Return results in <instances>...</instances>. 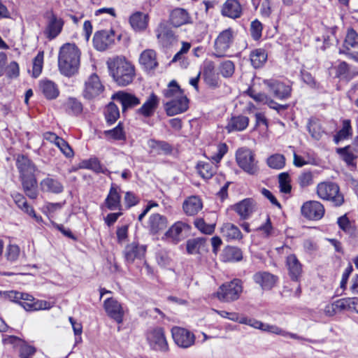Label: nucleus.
Wrapping results in <instances>:
<instances>
[{
    "instance_id": "ddd939ff",
    "label": "nucleus",
    "mask_w": 358,
    "mask_h": 358,
    "mask_svg": "<svg viewBox=\"0 0 358 358\" xmlns=\"http://www.w3.org/2000/svg\"><path fill=\"white\" fill-rule=\"evenodd\" d=\"M46 17L48 19V22L44 34L47 38L52 40L62 32L64 22L62 18L58 17L52 11L46 13Z\"/></svg>"
},
{
    "instance_id": "49530a36",
    "label": "nucleus",
    "mask_w": 358,
    "mask_h": 358,
    "mask_svg": "<svg viewBox=\"0 0 358 358\" xmlns=\"http://www.w3.org/2000/svg\"><path fill=\"white\" fill-rule=\"evenodd\" d=\"M104 115L108 125L114 124L120 117V110L117 106L113 102H110L106 107Z\"/></svg>"
},
{
    "instance_id": "f3484780",
    "label": "nucleus",
    "mask_w": 358,
    "mask_h": 358,
    "mask_svg": "<svg viewBox=\"0 0 358 358\" xmlns=\"http://www.w3.org/2000/svg\"><path fill=\"white\" fill-rule=\"evenodd\" d=\"M233 42V31L229 28L222 31L215 41V55L223 57L225 52L230 48Z\"/></svg>"
},
{
    "instance_id": "9b49d317",
    "label": "nucleus",
    "mask_w": 358,
    "mask_h": 358,
    "mask_svg": "<svg viewBox=\"0 0 358 358\" xmlns=\"http://www.w3.org/2000/svg\"><path fill=\"white\" fill-rule=\"evenodd\" d=\"M301 214L310 220H319L324 215V207L319 201H308L305 202L301 208Z\"/></svg>"
},
{
    "instance_id": "c03bdc74",
    "label": "nucleus",
    "mask_w": 358,
    "mask_h": 358,
    "mask_svg": "<svg viewBox=\"0 0 358 358\" xmlns=\"http://www.w3.org/2000/svg\"><path fill=\"white\" fill-rule=\"evenodd\" d=\"M163 94L164 97L169 100L185 96L184 91L180 88L176 80H172L169 83L167 88L163 91Z\"/></svg>"
},
{
    "instance_id": "052dcab7",
    "label": "nucleus",
    "mask_w": 358,
    "mask_h": 358,
    "mask_svg": "<svg viewBox=\"0 0 358 358\" xmlns=\"http://www.w3.org/2000/svg\"><path fill=\"white\" fill-rule=\"evenodd\" d=\"M20 358H31L36 352V348L25 343H22L19 347Z\"/></svg>"
},
{
    "instance_id": "79ce46f5",
    "label": "nucleus",
    "mask_w": 358,
    "mask_h": 358,
    "mask_svg": "<svg viewBox=\"0 0 358 358\" xmlns=\"http://www.w3.org/2000/svg\"><path fill=\"white\" fill-rule=\"evenodd\" d=\"M267 57V53L264 49H255L250 54L251 64L255 69L260 68L266 62Z\"/></svg>"
},
{
    "instance_id": "cd10ccee",
    "label": "nucleus",
    "mask_w": 358,
    "mask_h": 358,
    "mask_svg": "<svg viewBox=\"0 0 358 358\" xmlns=\"http://www.w3.org/2000/svg\"><path fill=\"white\" fill-rule=\"evenodd\" d=\"M289 275L293 281L298 282L302 273V265L294 254L287 256L286 260Z\"/></svg>"
},
{
    "instance_id": "dca6fc26",
    "label": "nucleus",
    "mask_w": 358,
    "mask_h": 358,
    "mask_svg": "<svg viewBox=\"0 0 358 358\" xmlns=\"http://www.w3.org/2000/svg\"><path fill=\"white\" fill-rule=\"evenodd\" d=\"M220 13L224 17L236 20L241 17L243 9L239 0H226L221 6Z\"/></svg>"
},
{
    "instance_id": "69168bd1",
    "label": "nucleus",
    "mask_w": 358,
    "mask_h": 358,
    "mask_svg": "<svg viewBox=\"0 0 358 358\" xmlns=\"http://www.w3.org/2000/svg\"><path fill=\"white\" fill-rule=\"evenodd\" d=\"M228 151V146L226 143H220L217 147V152L210 157V159L219 163Z\"/></svg>"
},
{
    "instance_id": "a19ab883",
    "label": "nucleus",
    "mask_w": 358,
    "mask_h": 358,
    "mask_svg": "<svg viewBox=\"0 0 358 358\" xmlns=\"http://www.w3.org/2000/svg\"><path fill=\"white\" fill-rule=\"evenodd\" d=\"M222 259L225 262H239L243 259V252L237 247L227 246L222 252Z\"/></svg>"
},
{
    "instance_id": "4d7b16f0",
    "label": "nucleus",
    "mask_w": 358,
    "mask_h": 358,
    "mask_svg": "<svg viewBox=\"0 0 358 358\" xmlns=\"http://www.w3.org/2000/svg\"><path fill=\"white\" fill-rule=\"evenodd\" d=\"M80 166L82 169L92 170L97 173L103 172L101 164L96 158H90L87 160H83Z\"/></svg>"
},
{
    "instance_id": "ea45409f",
    "label": "nucleus",
    "mask_w": 358,
    "mask_h": 358,
    "mask_svg": "<svg viewBox=\"0 0 358 358\" xmlns=\"http://www.w3.org/2000/svg\"><path fill=\"white\" fill-rule=\"evenodd\" d=\"M221 233L228 240H241L243 238L239 228L231 223L224 224L221 227Z\"/></svg>"
},
{
    "instance_id": "2eb2a0df",
    "label": "nucleus",
    "mask_w": 358,
    "mask_h": 358,
    "mask_svg": "<svg viewBox=\"0 0 358 358\" xmlns=\"http://www.w3.org/2000/svg\"><path fill=\"white\" fill-rule=\"evenodd\" d=\"M189 108V99L186 96L172 99L164 103V109L168 116L182 113Z\"/></svg>"
},
{
    "instance_id": "c9c22d12",
    "label": "nucleus",
    "mask_w": 358,
    "mask_h": 358,
    "mask_svg": "<svg viewBox=\"0 0 358 358\" xmlns=\"http://www.w3.org/2000/svg\"><path fill=\"white\" fill-rule=\"evenodd\" d=\"M264 327L263 328H262V330L264 331H268V332H271V333H273V334H275L277 335H282L283 336H289L291 338L296 339V340H299V341H308L309 343H316V341L314 340L309 339V338H305L303 337L299 336L296 334L287 332L275 325H269V324L264 323Z\"/></svg>"
},
{
    "instance_id": "0eeeda50",
    "label": "nucleus",
    "mask_w": 358,
    "mask_h": 358,
    "mask_svg": "<svg viewBox=\"0 0 358 358\" xmlns=\"http://www.w3.org/2000/svg\"><path fill=\"white\" fill-rule=\"evenodd\" d=\"M264 84L273 96L280 100H287L292 96V85L276 79L264 80Z\"/></svg>"
},
{
    "instance_id": "09e8293b",
    "label": "nucleus",
    "mask_w": 358,
    "mask_h": 358,
    "mask_svg": "<svg viewBox=\"0 0 358 358\" xmlns=\"http://www.w3.org/2000/svg\"><path fill=\"white\" fill-rule=\"evenodd\" d=\"M343 48V50L355 49L358 50V33L354 29H348Z\"/></svg>"
},
{
    "instance_id": "a211bd4d",
    "label": "nucleus",
    "mask_w": 358,
    "mask_h": 358,
    "mask_svg": "<svg viewBox=\"0 0 358 358\" xmlns=\"http://www.w3.org/2000/svg\"><path fill=\"white\" fill-rule=\"evenodd\" d=\"M112 99L118 101L122 105V113L141 103L140 99L135 95L125 92H118L112 96Z\"/></svg>"
},
{
    "instance_id": "603ef678",
    "label": "nucleus",
    "mask_w": 358,
    "mask_h": 358,
    "mask_svg": "<svg viewBox=\"0 0 358 358\" xmlns=\"http://www.w3.org/2000/svg\"><path fill=\"white\" fill-rule=\"evenodd\" d=\"M278 182L280 192L284 194H289L291 192V179L288 173L283 172L280 173L278 175Z\"/></svg>"
},
{
    "instance_id": "7c9ffc66",
    "label": "nucleus",
    "mask_w": 358,
    "mask_h": 358,
    "mask_svg": "<svg viewBox=\"0 0 358 358\" xmlns=\"http://www.w3.org/2000/svg\"><path fill=\"white\" fill-rule=\"evenodd\" d=\"M39 90L48 100L55 99L59 94L57 85L51 80H42L39 83Z\"/></svg>"
},
{
    "instance_id": "774afa93",
    "label": "nucleus",
    "mask_w": 358,
    "mask_h": 358,
    "mask_svg": "<svg viewBox=\"0 0 358 358\" xmlns=\"http://www.w3.org/2000/svg\"><path fill=\"white\" fill-rule=\"evenodd\" d=\"M20 248L17 245H9L6 248V256L8 261L15 262L20 255Z\"/></svg>"
},
{
    "instance_id": "5fc2aeb1",
    "label": "nucleus",
    "mask_w": 358,
    "mask_h": 358,
    "mask_svg": "<svg viewBox=\"0 0 358 358\" xmlns=\"http://www.w3.org/2000/svg\"><path fill=\"white\" fill-rule=\"evenodd\" d=\"M256 230L261 231L264 238H268L271 236H276V230L273 227L271 218L268 215L266 217V222L257 228Z\"/></svg>"
},
{
    "instance_id": "f03ea898",
    "label": "nucleus",
    "mask_w": 358,
    "mask_h": 358,
    "mask_svg": "<svg viewBox=\"0 0 358 358\" xmlns=\"http://www.w3.org/2000/svg\"><path fill=\"white\" fill-rule=\"evenodd\" d=\"M110 75L119 86H127L134 78V67L124 57H117L107 62Z\"/></svg>"
},
{
    "instance_id": "f8f14e48",
    "label": "nucleus",
    "mask_w": 358,
    "mask_h": 358,
    "mask_svg": "<svg viewBox=\"0 0 358 358\" xmlns=\"http://www.w3.org/2000/svg\"><path fill=\"white\" fill-rule=\"evenodd\" d=\"M103 308L108 316L117 323L121 324L123 322L124 308L117 299L113 297L106 299L103 302Z\"/></svg>"
},
{
    "instance_id": "13d9d810",
    "label": "nucleus",
    "mask_w": 358,
    "mask_h": 358,
    "mask_svg": "<svg viewBox=\"0 0 358 358\" xmlns=\"http://www.w3.org/2000/svg\"><path fill=\"white\" fill-rule=\"evenodd\" d=\"M351 125L350 121L345 120L343 122V127L334 136V142L338 143L339 141L343 140L349 136L350 134Z\"/></svg>"
},
{
    "instance_id": "0e129e2a",
    "label": "nucleus",
    "mask_w": 358,
    "mask_h": 358,
    "mask_svg": "<svg viewBox=\"0 0 358 358\" xmlns=\"http://www.w3.org/2000/svg\"><path fill=\"white\" fill-rule=\"evenodd\" d=\"M262 29V24L258 20L251 22L250 34L254 40L257 41L261 38Z\"/></svg>"
},
{
    "instance_id": "4be33fe9",
    "label": "nucleus",
    "mask_w": 358,
    "mask_h": 358,
    "mask_svg": "<svg viewBox=\"0 0 358 358\" xmlns=\"http://www.w3.org/2000/svg\"><path fill=\"white\" fill-rule=\"evenodd\" d=\"M169 20L171 24L176 27L193 22L187 10L182 8L173 9L170 14Z\"/></svg>"
},
{
    "instance_id": "3c124183",
    "label": "nucleus",
    "mask_w": 358,
    "mask_h": 358,
    "mask_svg": "<svg viewBox=\"0 0 358 358\" xmlns=\"http://www.w3.org/2000/svg\"><path fill=\"white\" fill-rule=\"evenodd\" d=\"M157 38L164 47H168L176 41L173 31L169 29H164L157 34Z\"/></svg>"
},
{
    "instance_id": "aec40b11",
    "label": "nucleus",
    "mask_w": 358,
    "mask_h": 358,
    "mask_svg": "<svg viewBox=\"0 0 358 358\" xmlns=\"http://www.w3.org/2000/svg\"><path fill=\"white\" fill-rule=\"evenodd\" d=\"M254 281L264 290L271 289L277 282L278 278L266 271H259L253 275Z\"/></svg>"
},
{
    "instance_id": "7ed1b4c3",
    "label": "nucleus",
    "mask_w": 358,
    "mask_h": 358,
    "mask_svg": "<svg viewBox=\"0 0 358 358\" xmlns=\"http://www.w3.org/2000/svg\"><path fill=\"white\" fill-rule=\"evenodd\" d=\"M317 194L320 199L331 201L335 207L341 206L345 201L339 186L333 182L319 183L317 187Z\"/></svg>"
},
{
    "instance_id": "864d4df0",
    "label": "nucleus",
    "mask_w": 358,
    "mask_h": 358,
    "mask_svg": "<svg viewBox=\"0 0 358 358\" xmlns=\"http://www.w3.org/2000/svg\"><path fill=\"white\" fill-rule=\"evenodd\" d=\"M267 165L274 169H281L285 165V158L280 154L270 156L266 160Z\"/></svg>"
},
{
    "instance_id": "e433bc0d",
    "label": "nucleus",
    "mask_w": 358,
    "mask_h": 358,
    "mask_svg": "<svg viewBox=\"0 0 358 358\" xmlns=\"http://www.w3.org/2000/svg\"><path fill=\"white\" fill-rule=\"evenodd\" d=\"M207 239L206 238H194L189 239L186 243L187 252L189 255L199 254L206 250Z\"/></svg>"
},
{
    "instance_id": "72a5a7b5",
    "label": "nucleus",
    "mask_w": 358,
    "mask_h": 358,
    "mask_svg": "<svg viewBox=\"0 0 358 358\" xmlns=\"http://www.w3.org/2000/svg\"><path fill=\"white\" fill-rule=\"evenodd\" d=\"M139 62L147 71L155 69L158 66L156 52L150 49L144 50L141 54Z\"/></svg>"
},
{
    "instance_id": "20e7f679",
    "label": "nucleus",
    "mask_w": 358,
    "mask_h": 358,
    "mask_svg": "<svg viewBox=\"0 0 358 358\" xmlns=\"http://www.w3.org/2000/svg\"><path fill=\"white\" fill-rule=\"evenodd\" d=\"M236 160L238 166L250 176H257L259 173L258 161L255 153L249 148H241L236 152Z\"/></svg>"
},
{
    "instance_id": "9d476101",
    "label": "nucleus",
    "mask_w": 358,
    "mask_h": 358,
    "mask_svg": "<svg viewBox=\"0 0 358 358\" xmlns=\"http://www.w3.org/2000/svg\"><path fill=\"white\" fill-rule=\"evenodd\" d=\"M173 339L175 343L180 348H188L195 343L194 334L187 329L173 327L171 329Z\"/></svg>"
},
{
    "instance_id": "4468645a",
    "label": "nucleus",
    "mask_w": 358,
    "mask_h": 358,
    "mask_svg": "<svg viewBox=\"0 0 358 358\" xmlns=\"http://www.w3.org/2000/svg\"><path fill=\"white\" fill-rule=\"evenodd\" d=\"M20 305L27 311H36L40 310H49L53 305V302L36 299L33 296L24 293Z\"/></svg>"
},
{
    "instance_id": "5701e85b",
    "label": "nucleus",
    "mask_w": 358,
    "mask_h": 358,
    "mask_svg": "<svg viewBox=\"0 0 358 358\" xmlns=\"http://www.w3.org/2000/svg\"><path fill=\"white\" fill-rule=\"evenodd\" d=\"M120 187L112 184L109 192L104 201V204L110 210H122L121 196L119 193Z\"/></svg>"
},
{
    "instance_id": "a878e982",
    "label": "nucleus",
    "mask_w": 358,
    "mask_h": 358,
    "mask_svg": "<svg viewBox=\"0 0 358 358\" xmlns=\"http://www.w3.org/2000/svg\"><path fill=\"white\" fill-rule=\"evenodd\" d=\"M190 227L185 222L178 221L175 222L165 233V236L171 238L173 242L178 243L182 238L183 231H189Z\"/></svg>"
},
{
    "instance_id": "8fccbe9b",
    "label": "nucleus",
    "mask_w": 358,
    "mask_h": 358,
    "mask_svg": "<svg viewBox=\"0 0 358 358\" xmlns=\"http://www.w3.org/2000/svg\"><path fill=\"white\" fill-rule=\"evenodd\" d=\"M104 135L115 141H125L126 134L123 129V124L120 122L113 129L104 131Z\"/></svg>"
},
{
    "instance_id": "473e14b6",
    "label": "nucleus",
    "mask_w": 358,
    "mask_h": 358,
    "mask_svg": "<svg viewBox=\"0 0 358 358\" xmlns=\"http://www.w3.org/2000/svg\"><path fill=\"white\" fill-rule=\"evenodd\" d=\"M203 204L200 198L197 196H192L185 200L182 208L187 215L192 216L201 210Z\"/></svg>"
},
{
    "instance_id": "1a4fd4ad",
    "label": "nucleus",
    "mask_w": 358,
    "mask_h": 358,
    "mask_svg": "<svg viewBox=\"0 0 358 358\" xmlns=\"http://www.w3.org/2000/svg\"><path fill=\"white\" fill-rule=\"evenodd\" d=\"M148 343L152 349L166 352L169 350V345L165 337L164 329L156 327L148 333Z\"/></svg>"
},
{
    "instance_id": "e2e57ef3",
    "label": "nucleus",
    "mask_w": 358,
    "mask_h": 358,
    "mask_svg": "<svg viewBox=\"0 0 358 358\" xmlns=\"http://www.w3.org/2000/svg\"><path fill=\"white\" fill-rule=\"evenodd\" d=\"M61 150V152L68 158H71L73 156L74 152L72 148L70 147L69 143L64 140L62 138H60L55 144Z\"/></svg>"
},
{
    "instance_id": "6ab92c4d",
    "label": "nucleus",
    "mask_w": 358,
    "mask_h": 358,
    "mask_svg": "<svg viewBox=\"0 0 358 358\" xmlns=\"http://www.w3.org/2000/svg\"><path fill=\"white\" fill-rule=\"evenodd\" d=\"M146 251L145 245H139L138 243L133 242L127 245L124 250L125 261L132 264L136 259H141Z\"/></svg>"
},
{
    "instance_id": "de8ad7c7",
    "label": "nucleus",
    "mask_w": 358,
    "mask_h": 358,
    "mask_svg": "<svg viewBox=\"0 0 358 358\" xmlns=\"http://www.w3.org/2000/svg\"><path fill=\"white\" fill-rule=\"evenodd\" d=\"M199 175L204 179H210L216 173V168L212 162H199L196 165Z\"/></svg>"
},
{
    "instance_id": "bf43d9fd",
    "label": "nucleus",
    "mask_w": 358,
    "mask_h": 358,
    "mask_svg": "<svg viewBox=\"0 0 358 358\" xmlns=\"http://www.w3.org/2000/svg\"><path fill=\"white\" fill-rule=\"evenodd\" d=\"M43 64V52H39L33 59L32 76L37 78L41 73Z\"/></svg>"
},
{
    "instance_id": "37998d69",
    "label": "nucleus",
    "mask_w": 358,
    "mask_h": 358,
    "mask_svg": "<svg viewBox=\"0 0 358 358\" xmlns=\"http://www.w3.org/2000/svg\"><path fill=\"white\" fill-rule=\"evenodd\" d=\"M149 146L155 150L158 155L164 154L166 155L171 154L173 146L166 141L150 139Z\"/></svg>"
},
{
    "instance_id": "bb28decb",
    "label": "nucleus",
    "mask_w": 358,
    "mask_h": 358,
    "mask_svg": "<svg viewBox=\"0 0 358 358\" xmlns=\"http://www.w3.org/2000/svg\"><path fill=\"white\" fill-rule=\"evenodd\" d=\"M168 224L167 218L159 213H155L150 216L148 229L152 234H157L164 231Z\"/></svg>"
},
{
    "instance_id": "6e6d98bb",
    "label": "nucleus",
    "mask_w": 358,
    "mask_h": 358,
    "mask_svg": "<svg viewBox=\"0 0 358 358\" xmlns=\"http://www.w3.org/2000/svg\"><path fill=\"white\" fill-rule=\"evenodd\" d=\"M336 152L341 155L343 160L348 165L352 164L356 159V156L354 155L350 145L337 148Z\"/></svg>"
},
{
    "instance_id": "680f3d73",
    "label": "nucleus",
    "mask_w": 358,
    "mask_h": 358,
    "mask_svg": "<svg viewBox=\"0 0 358 358\" xmlns=\"http://www.w3.org/2000/svg\"><path fill=\"white\" fill-rule=\"evenodd\" d=\"M234 64L230 60L222 62L220 67V73L224 78L232 76L234 73Z\"/></svg>"
},
{
    "instance_id": "39448f33",
    "label": "nucleus",
    "mask_w": 358,
    "mask_h": 358,
    "mask_svg": "<svg viewBox=\"0 0 358 358\" xmlns=\"http://www.w3.org/2000/svg\"><path fill=\"white\" fill-rule=\"evenodd\" d=\"M242 292V281L235 278L220 285L216 295L220 301L229 303L238 299Z\"/></svg>"
},
{
    "instance_id": "c756f323",
    "label": "nucleus",
    "mask_w": 358,
    "mask_h": 358,
    "mask_svg": "<svg viewBox=\"0 0 358 358\" xmlns=\"http://www.w3.org/2000/svg\"><path fill=\"white\" fill-rule=\"evenodd\" d=\"M16 166L20 172V177L34 175L36 166L34 163L25 155H18Z\"/></svg>"
},
{
    "instance_id": "c85d7f7f",
    "label": "nucleus",
    "mask_w": 358,
    "mask_h": 358,
    "mask_svg": "<svg viewBox=\"0 0 358 358\" xmlns=\"http://www.w3.org/2000/svg\"><path fill=\"white\" fill-rule=\"evenodd\" d=\"M202 76L204 81L210 87L218 86V78L215 73V64L212 61H206L203 63Z\"/></svg>"
},
{
    "instance_id": "4c0bfd02",
    "label": "nucleus",
    "mask_w": 358,
    "mask_h": 358,
    "mask_svg": "<svg viewBox=\"0 0 358 358\" xmlns=\"http://www.w3.org/2000/svg\"><path fill=\"white\" fill-rule=\"evenodd\" d=\"M63 107L65 112L69 115L78 116L82 113L83 106L82 103L76 98L69 97L64 102Z\"/></svg>"
},
{
    "instance_id": "f704fd0d",
    "label": "nucleus",
    "mask_w": 358,
    "mask_h": 358,
    "mask_svg": "<svg viewBox=\"0 0 358 358\" xmlns=\"http://www.w3.org/2000/svg\"><path fill=\"white\" fill-rule=\"evenodd\" d=\"M148 22V15L137 11L129 17V24L135 31H142L147 28Z\"/></svg>"
},
{
    "instance_id": "2f4dec72",
    "label": "nucleus",
    "mask_w": 358,
    "mask_h": 358,
    "mask_svg": "<svg viewBox=\"0 0 358 358\" xmlns=\"http://www.w3.org/2000/svg\"><path fill=\"white\" fill-rule=\"evenodd\" d=\"M249 124V118L243 115H233L229 120L226 129L228 132L245 130Z\"/></svg>"
},
{
    "instance_id": "b1692460",
    "label": "nucleus",
    "mask_w": 358,
    "mask_h": 358,
    "mask_svg": "<svg viewBox=\"0 0 358 358\" xmlns=\"http://www.w3.org/2000/svg\"><path fill=\"white\" fill-rule=\"evenodd\" d=\"M255 202L252 198H247L236 203L233 209L238 213L242 220H247L253 213Z\"/></svg>"
},
{
    "instance_id": "423d86ee",
    "label": "nucleus",
    "mask_w": 358,
    "mask_h": 358,
    "mask_svg": "<svg viewBox=\"0 0 358 358\" xmlns=\"http://www.w3.org/2000/svg\"><path fill=\"white\" fill-rule=\"evenodd\" d=\"M121 35H116L113 29L101 30L94 34L93 44L95 49L103 51L115 44V40L120 41Z\"/></svg>"
},
{
    "instance_id": "412c9836",
    "label": "nucleus",
    "mask_w": 358,
    "mask_h": 358,
    "mask_svg": "<svg viewBox=\"0 0 358 358\" xmlns=\"http://www.w3.org/2000/svg\"><path fill=\"white\" fill-rule=\"evenodd\" d=\"M159 99L158 96L155 94L152 93L141 107L136 110V113L144 117H150L154 115L159 106Z\"/></svg>"
},
{
    "instance_id": "393cba45",
    "label": "nucleus",
    "mask_w": 358,
    "mask_h": 358,
    "mask_svg": "<svg viewBox=\"0 0 358 358\" xmlns=\"http://www.w3.org/2000/svg\"><path fill=\"white\" fill-rule=\"evenodd\" d=\"M11 196L14 202L20 209L33 217L37 222L39 223L42 221V217L36 215L33 207L27 203L25 197L22 194L15 192Z\"/></svg>"
},
{
    "instance_id": "6e6552de",
    "label": "nucleus",
    "mask_w": 358,
    "mask_h": 358,
    "mask_svg": "<svg viewBox=\"0 0 358 358\" xmlns=\"http://www.w3.org/2000/svg\"><path fill=\"white\" fill-rule=\"evenodd\" d=\"M104 90L99 76L92 73L85 81L83 96L85 99L92 100L98 98Z\"/></svg>"
},
{
    "instance_id": "f257e3e1",
    "label": "nucleus",
    "mask_w": 358,
    "mask_h": 358,
    "mask_svg": "<svg viewBox=\"0 0 358 358\" xmlns=\"http://www.w3.org/2000/svg\"><path fill=\"white\" fill-rule=\"evenodd\" d=\"M80 51L74 43H65L59 49L58 55L59 71L66 77H72L80 67Z\"/></svg>"
},
{
    "instance_id": "338daca9",
    "label": "nucleus",
    "mask_w": 358,
    "mask_h": 358,
    "mask_svg": "<svg viewBox=\"0 0 358 358\" xmlns=\"http://www.w3.org/2000/svg\"><path fill=\"white\" fill-rule=\"evenodd\" d=\"M194 224L198 229L206 234H211L215 230L213 224H207L203 219H196Z\"/></svg>"
},
{
    "instance_id": "a18cd8bd",
    "label": "nucleus",
    "mask_w": 358,
    "mask_h": 358,
    "mask_svg": "<svg viewBox=\"0 0 358 358\" xmlns=\"http://www.w3.org/2000/svg\"><path fill=\"white\" fill-rule=\"evenodd\" d=\"M307 129L311 137L317 141H319L324 133L320 122L315 118L309 119L307 124Z\"/></svg>"
},
{
    "instance_id": "58836bf2",
    "label": "nucleus",
    "mask_w": 358,
    "mask_h": 358,
    "mask_svg": "<svg viewBox=\"0 0 358 358\" xmlns=\"http://www.w3.org/2000/svg\"><path fill=\"white\" fill-rule=\"evenodd\" d=\"M41 186L43 191L54 194H60L64 191L63 185L57 180L46 178L41 182Z\"/></svg>"
}]
</instances>
